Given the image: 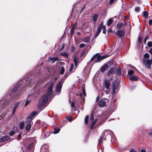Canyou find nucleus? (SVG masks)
<instances>
[{"instance_id": "nucleus-11", "label": "nucleus", "mask_w": 152, "mask_h": 152, "mask_svg": "<svg viewBox=\"0 0 152 152\" xmlns=\"http://www.w3.org/2000/svg\"><path fill=\"white\" fill-rule=\"evenodd\" d=\"M27 124H28L26 127V130L27 131H28L30 130L31 126L33 124V123L31 122Z\"/></svg>"}, {"instance_id": "nucleus-10", "label": "nucleus", "mask_w": 152, "mask_h": 152, "mask_svg": "<svg viewBox=\"0 0 152 152\" xmlns=\"http://www.w3.org/2000/svg\"><path fill=\"white\" fill-rule=\"evenodd\" d=\"M108 66L107 64H104L101 68V71L102 72H104L108 68Z\"/></svg>"}, {"instance_id": "nucleus-35", "label": "nucleus", "mask_w": 152, "mask_h": 152, "mask_svg": "<svg viewBox=\"0 0 152 152\" xmlns=\"http://www.w3.org/2000/svg\"><path fill=\"white\" fill-rule=\"evenodd\" d=\"M123 25L122 23H118L117 25V26L118 28H121Z\"/></svg>"}, {"instance_id": "nucleus-38", "label": "nucleus", "mask_w": 152, "mask_h": 152, "mask_svg": "<svg viewBox=\"0 0 152 152\" xmlns=\"http://www.w3.org/2000/svg\"><path fill=\"white\" fill-rule=\"evenodd\" d=\"M134 73V72L133 71L131 70L128 72V74L129 75H131L133 74Z\"/></svg>"}, {"instance_id": "nucleus-6", "label": "nucleus", "mask_w": 152, "mask_h": 152, "mask_svg": "<svg viewBox=\"0 0 152 152\" xmlns=\"http://www.w3.org/2000/svg\"><path fill=\"white\" fill-rule=\"evenodd\" d=\"M105 99H102L99 102V105L100 107H103L105 106L106 105V102L104 100Z\"/></svg>"}, {"instance_id": "nucleus-37", "label": "nucleus", "mask_w": 152, "mask_h": 152, "mask_svg": "<svg viewBox=\"0 0 152 152\" xmlns=\"http://www.w3.org/2000/svg\"><path fill=\"white\" fill-rule=\"evenodd\" d=\"M140 7H137L135 8L134 10L135 12H138L140 11Z\"/></svg>"}, {"instance_id": "nucleus-1", "label": "nucleus", "mask_w": 152, "mask_h": 152, "mask_svg": "<svg viewBox=\"0 0 152 152\" xmlns=\"http://www.w3.org/2000/svg\"><path fill=\"white\" fill-rule=\"evenodd\" d=\"M54 83H51L49 85L47 92L46 94H45L40 99L38 104V109H43L44 106L47 104L49 98H50L53 93V88Z\"/></svg>"}, {"instance_id": "nucleus-54", "label": "nucleus", "mask_w": 152, "mask_h": 152, "mask_svg": "<svg viewBox=\"0 0 152 152\" xmlns=\"http://www.w3.org/2000/svg\"><path fill=\"white\" fill-rule=\"evenodd\" d=\"M149 24L150 25H151L152 24V20H150L148 22Z\"/></svg>"}, {"instance_id": "nucleus-42", "label": "nucleus", "mask_w": 152, "mask_h": 152, "mask_svg": "<svg viewBox=\"0 0 152 152\" xmlns=\"http://www.w3.org/2000/svg\"><path fill=\"white\" fill-rule=\"evenodd\" d=\"M15 133V132L14 131H12L9 133V135L11 136H12Z\"/></svg>"}, {"instance_id": "nucleus-29", "label": "nucleus", "mask_w": 152, "mask_h": 152, "mask_svg": "<svg viewBox=\"0 0 152 152\" xmlns=\"http://www.w3.org/2000/svg\"><path fill=\"white\" fill-rule=\"evenodd\" d=\"M18 86H16L14 88L12 89L11 90V92L13 93L16 91L18 89Z\"/></svg>"}, {"instance_id": "nucleus-9", "label": "nucleus", "mask_w": 152, "mask_h": 152, "mask_svg": "<svg viewBox=\"0 0 152 152\" xmlns=\"http://www.w3.org/2000/svg\"><path fill=\"white\" fill-rule=\"evenodd\" d=\"M125 32L123 30H119L117 31V34L119 37H121L123 36Z\"/></svg>"}, {"instance_id": "nucleus-15", "label": "nucleus", "mask_w": 152, "mask_h": 152, "mask_svg": "<svg viewBox=\"0 0 152 152\" xmlns=\"http://www.w3.org/2000/svg\"><path fill=\"white\" fill-rule=\"evenodd\" d=\"M81 40L83 42L88 43L90 39L88 37H86L82 38Z\"/></svg>"}, {"instance_id": "nucleus-55", "label": "nucleus", "mask_w": 152, "mask_h": 152, "mask_svg": "<svg viewBox=\"0 0 152 152\" xmlns=\"http://www.w3.org/2000/svg\"><path fill=\"white\" fill-rule=\"evenodd\" d=\"M129 152H137L136 151H135L134 149H131L130 150Z\"/></svg>"}, {"instance_id": "nucleus-60", "label": "nucleus", "mask_w": 152, "mask_h": 152, "mask_svg": "<svg viewBox=\"0 0 152 152\" xmlns=\"http://www.w3.org/2000/svg\"><path fill=\"white\" fill-rule=\"evenodd\" d=\"M140 152H146V151L145 150L143 149H142L141 150Z\"/></svg>"}, {"instance_id": "nucleus-7", "label": "nucleus", "mask_w": 152, "mask_h": 152, "mask_svg": "<svg viewBox=\"0 0 152 152\" xmlns=\"http://www.w3.org/2000/svg\"><path fill=\"white\" fill-rule=\"evenodd\" d=\"M48 61L51 62L52 63H53L55 61L57 60H58L59 59L58 57H55L54 58L49 57L48 58Z\"/></svg>"}, {"instance_id": "nucleus-33", "label": "nucleus", "mask_w": 152, "mask_h": 152, "mask_svg": "<svg viewBox=\"0 0 152 152\" xmlns=\"http://www.w3.org/2000/svg\"><path fill=\"white\" fill-rule=\"evenodd\" d=\"M74 66V65L73 64H71L70 65V68L69 69V71L71 72L72 71L73 69V67Z\"/></svg>"}, {"instance_id": "nucleus-22", "label": "nucleus", "mask_w": 152, "mask_h": 152, "mask_svg": "<svg viewBox=\"0 0 152 152\" xmlns=\"http://www.w3.org/2000/svg\"><path fill=\"white\" fill-rule=\"evenodd\" d=\"M2 138L4 142L7 141L10 139V137L7 136L3 137Z\"/></svg>"}, {"instance_id": "nucleus-47", "label": "nucleus", "mask_w": 152, "mask_h": 152, "mask_svg": "<svg viewBox=\"0 0 152 152\" xmlns=\"http://www.w3.org/2000/svg\"><path fill=\"white\" fill-rule=\"evenodd\" d=\"M100 32H99V31H97L95 33L94 36L95 37H97L99 34Z\"/></svg>"}, {"instance_id": "nucleus-18", "label": "nucleus", "mask_w": 152, "mask_h": 152, "mask_svg": "<svg viewBox=\"0 0 152 152\" xmlns=\"http://www.w3.org/2000/svg\"><path fill=\"white\" fill-rule=\"evenodd\" d=\"M103 25V23L102 22L99 25V26H98V27L97 28V31H99V32H100L102 30Z\"/></svg>"}, {"instance_id": "nucleus-31", "label": "nucleus", "mask_w": 152, "mask_h": 152, "mask_svg": "<svg viewBox=\"0 0 152 152\" xmlns=\"http://www.w3.org/2000/svg\"><path fill=\"white\" fill-rule=\"evenodd\" d=\"M65 71V69L63 67H62L61 69V71L60 72V73L61 74H63Z\"/></svg>"}, {"instance_id": "nucleus-16", "label": "nucleus", "mask_w": 152, "mask_h": 152, "mask_svg": "<svg viewBox=\"0 0 152 152\" xmlns=\"http://www.w3.org/2000/svg\"><path fill=\"white\" fill-rule=\"evenodd\" d=\"M38 113L37 112L34 111L29 114V116L31 117L33 119L34 118V117Z\"/></svg>"}, {"instance_id": "nucleus-26", "label": "nucleus", "mask_w": 152, "mask_h": 152, "mask_svg": "<svg viewBox=\"0 0 152 152\" xmlns=\"http://www.w3.org/2000/svg\"><path fill=\"white\" fill-rule=\"evenodd\" d=\"M142 15L144 16L145 18H147L148 16V14L146 11H144L142 13Z\"/></svg>"}, {"instance_id": "nucleus-46", "label": "nucleus", "mask_w": 152, "mask_h": 152, "mask_svg": "<svg viewBox=\"0 0 152 152\" xmlns=\"http://www.w3.org/2000/svg\"><path fill=\"white\" fill-rule=\"evenodd\" d=\"M94 115L93 113H92L91 114V115L90 117V119L91 120H93L94 119Z\"/></svg>"}, {"instance_id": "nucleus-13", "label": "nucleus", "mask_w": 152, "mask_h": 152, "mask_svg": "<svg viewBox=\"0 0 152 152\" xmlns=\"http://www.w3.org/2000/svg\"><path fill=\"white\" fill-rule=\"evenodd\" d=\"M107 75H109L111 74H113L115 73V69L111 68L107 72Z\"/></svg>"}, {"instance_id": "nucleus-12", "label": "nucleus", "mask_w": 152, "mask_h": 152, "mask_svg": "<svg viewBox=\"0 0 152 152\" xmlns=\"http://www.w3.org/2000/svg\"><path fill=\"white\" fill-rule=\"evenodd\" d=\"M73 59L75 64V66H76L78 64V57L76 56H75L74 57Z\"/></svg>"}, {"instance_id": "nucleus-41", "label": "nucleus", "mask_w": 152, "mask_h": 152, "mask_svg": "<svg viewBox=\"0 0 152 152\" xmlns=\"http://www.w3.org/2000/svg\"><path fill=\"white\" fill-rule=\"evenodd\" d=\"M33 144L31 143L30 144L28 147V150H30L33 147Z\"/></svg>"}, {"instance_id": "nucleus-17", "label": "nucleus", "mask_w": 152, "mask_h": 152, "mask_svg": "<svg viewBox=\"0 0 152 152\" xmlns=\"http://www.w3.org/2000/svg\"><path fill=\"white\" fill-rule=\"evenodd\" d=\"M113 20L112 18H110L107 21V25L108 26H109L111 25V23L113 22Z\"/></svg>"}, {"instance_id": "nucleus-4", "label": "nucleus", "mask_w": 152, "mask_h": 152, "mask_svg": "<svg viewBox=\"0 0 152 152\" xmlns=\"http://www.w3.org/2000/svg\"><path fill=\"white\" fill-rule=\"evenodd\" d=\"M62 86V83L61 82H59L57 85L56 88V91L59 93L61 91Z\"/></svg>"}, {"instance_id": "nucleus-14", "label": "nucleus", "mask_w": 152, "mask_h": 152, "mask_svg": "<svg viewBox=\"0 0 152 152\" xmlns=\"http://www.w3.org/2000/svg\"><path fill=\"white\" fill-rule=\"evenodd\" d=\"M129 78L130 80L136 81L138 79V77L137 76L131 75L129 77Z\"/></svg>"}, {"instance_id": "nucleus-53", "label": "nucleus", "mask_w": 152, "mask_h": 152, "mask_svg": "<svg viewBox=\"0 0 152 152\" xmlns=\"http://www.w3.org/2000/svg\"><path fill=\"white\" fill-rule=\"evenodd\" d=\"M115 1V0H110L109 1V2L110 4H112L114 3Z\"/></svg>"}, {"instance_id": "nucleus-8", "label": "nucleus", "mask_w": 152, "mask_h": 152, "mask_svg": "<svg viewBox=\"0 0 152 152\" xmlns=\"http://www.w3.org/2000/svg\"><path fill=\"white\" fill-rule=\"evenodd\" d=\"M110 83L108 80H105L104 81V84L107 89H109L110 87Z\"/></svg>"}, {"instance_id": "nucleus-50", "label": "nucleus", "mask_w": 152, "mask_h": 152, "mask_svg": "<svg viewBox=\"0 0 152 152\" xmlns=\"http://www.w3.org/2000/svg\"><path fill=\"white\" fill-rule=\"evenodd\" d=\"M148 36H147L144 39V43L145 44H146V41L148 39Z\"/></svg>"}, {"instance_id": "nucleus-2", "label": "nucleus", "mask_w": 152, "mask_h": 152, "mask_svg": "<svg viewBox=\"0 0 152 152\" xmlns=\"http://www.w3.org/2000/svg\"><path fill=\"white\" fill-rule=\"evenodd\" d=\"M118 79H115L113 81V94H115L116 93V90L118 89Z\"/></svg>"}, {"instance_id": "nucleus-43", "label": "nucleus", "mask_w": 152, "mask_h": 152, "mask_svg": "<svg viewBox=\"0 0 152 152\" xmlns=\"http://www.w3.org/2000/svg\"><path fill=\"white\" fill-rule=\"evenodd\" d=\"M62 55L66 57L67 58H68L69 56V54L68 53H64L62 54Z\"/></svg>"}, {"instance_id": "nucleus-36", "label": "nucleus", "mask_w": 152, "mask_h": 152, "mask_svg": "<svg viewBox=\"0 0 152 152\" xmlns=\"http://www.w3.org/2000/svg\"><path fill=\"white\" fill-rule=\"evenodd\" d=\"M77 23H75L74 25L71 28L72 29H73L75 30V29L77 27Z\"/></svg>"}, {"instance_id": "nucleus-23", "label": "nucleus", "mask_w": 152, "mask_h": 152, "mask_svg": "<svg viewBox=\"0 0 152 152\" xmlns=\"http://www.w3.org/2000/svg\"><path fill=\"white\" fill-rule=\"evenodd\" d=\"M60 130V129L59 128L54 129V131L53 133L54 134H56L59 132Z\"/></svg>"}, {"instance_id": "nucleus-40", "label": "nucleus", "mask_w": 152, "mask_h": 152, "mask_svg": "<svg viewBox=\"0 0 152 152\" xmlns=\"http://www.w3.org/2000/svg\"><path fill=\"white\" fill-rule=\"evenodd\" d=\"M74 29H73L71 28V29L70 30V34L71 35V37L72 36L73 34L74 33Z\"/></svg>"}, {"instance_id": "nucleus-64", "label": "nucleus", "mask_w": 152, "mask_h": 152, "mask_svg": "<svg viewBox=\"0 0 152 152\" xmlns=\"http://www.w3.org/2000/svg\"><path fill=\"white\" fill-rule=\"evenodd\" d=\"M103 33L104 34H105L106 33V30H103Z\"/></svg>"}, {"instance_id": "nucleus-51", "label": "nucleus", "mask_w": 152, "mask_h": 152, "mask_svg": "<svg viewBox=\"0 0 152 152\" xmlns=\"http://www.w3.org/2000/svg\"><path fill=\"white\" fill-rule=\"evenodd\" d=\"M71 105L72 107H74L75 105V102H72Z\"/></svg>"}, {"instance_id": "nucleus-21", "label": "nucleus", "mask_w": 152, "mask_h": 152, "mask_svg": "<svg viewBox=\"0 0 152 152\" xmlns=\"http://www.w3.org/2000/svg\"><path fill=\"white\" fill-rule=\"evenodd\" d=\"M32 119H33L31 117L29 116L28 117L26 118V124L29 123L31 122L30 121Z\"/></svg>"}, {"instance_id": "nucleus-56", "label": "nucleus", "mask_w": 152, "mask_h": 152, "mask_svg": "<svg viewBox=\"0 0 152 152\" xmlns=\"http://www.w3.org/2000/svg\"><path fill=\"white\" fill-rule=\"evenodd\" d=\"M85 7V5H84L83 6V7L82 8V9H81V11L80 12H81L83 10V9H84V8Z\"/></svg>"}, {"instance_id": "nucleus-63", "label": "nucleus", "mask_w": 152, "mask_h": 152, "mask_svg": "<svg viewBox=\"0 0 152 152\" xmlns=\"http://www.w3.org/2000/svg\"><path fill=\"white\" fill-rule=\"evenodd\" d=\"M20 104V102H18L17 103H16L15 104L18 106V105Z\"/></svg>"}, {"instance_id": "nucleus-28", "label": "nucleus", "mask_w": 152, "mask_h": 152, "mask_svg": "<svg viewBox=\"0 0 152 152\" xmlns=\"http://www.w3.org/2000/svg\"><path fill=\"white\" fill-rule=\"evenodd\" d=\"M20 128V129H22L24 126V124L23 122H21L19 124Z\"/></svg>"}, {"instance_id": "nucleus-62", "label": "nucleus", "mask_w": 152, "mask_h": 152, "mask_svg": "<svg viewBox=\"0 0 152 152\" xmlns=\"http://www.w3.org/2000/svg\"><path fill=\"white\" fill-rule=\"evenodd\" d=\"M149 53L152 55V48H151L149 50Z\"/></svg>"}, {"instance_id": "nucleus-45", "label": "nucleus", "mask_w": 152, "mask_h": 152, "mask_svg": "<svg viewBox=\"0 0 152 152\" xmlns=\"http://www.w3.org/2000/svg\"><path fill=\"white\" fill-rule=\"evenodd\" d=\"M138 41L139 43H141L142 42V37L141 36L138 37Z\"/></svg>"}, {"instance_id": "nucleus-44", "label": "nucleus", "mask_w": 152, "mask_h": 152, "mask_svg": "<svg viewBox=\"0 0 152 152\" xmlns=\"http://www.w3.org/2000/svg\"><path fill=\"white\" fill-rule=\"evenodd\" d=\"M147 45L148 47H151L152 46V42H149L147 44Z\"/></svg>"}, {"instance_id": "nucleus-5", "label": "nucleus", "mask_w": 152, "mask_h": 152, "mask_svg": "<svg viewBox=\"0 0 152 152\" xmlns=\"http://www.w3.org/2000/svg\"><path fill=\"white\" fill-rule=\"evenodd\" d=\"M96 59L94 61L96 63L97 62H99L100 61L102 60L103 59H104V58H105L104 56H102L101 55H99L97 56H96Z\"/></svg>"}, {"instance_id": "nucleus-20", "label": "nucleus", "mask_w": 152, "mask_h": 152, "mask_svg": "<svg viewBox=\"0 0 152 152\" xmlns=\"http://www.w3.org/2000/svg\"><path fill=\"white\" fill-rule=\"evenodd\" d=\"M98 15L96 14H94L93 16V21L95 22L96 21L97 19L98 18Z\"/></svg>"}, {"instance_id": "nucleus-19", "label": "nucleus", "mask_w": 152, "mask_h": 152, "mask_svg": "<svg viewBox=\"0 0 152 152\" xmlns=\"http://www.w3.org/2000/svg\"><path fill=\"white\" fill-rule=\"evenodd\" d=\"M83 93H81L80 94V97H82L83 95L86 96V92L85 89L84 88H83Z\"/></svg>"}, {"instance_id": "nucleus-24", "label": "nucleus", "mask_w": 152, "mask_h": 152, "mask_svg": "<svg viewBox=\"0 0 152 152\" xmlns=\"http://www.w3.org/2000/svg\"><path fill=\"white\" fill-rule=\"evenodd\" d=\"M149 55L148 53H146L143 56V59L144 58L145 59H148V58L149 57Z\"/></svg>"}, {"instance_id": "nucleus-25", "label": "nucleus", "mask_w": 152, "mask_h": 152, "mask_svg": "<svg viewBox=\"0 0 152 152\" xmlns=\"http://www.w3.org/2000/svg\"><path fill=\"white\" fill-rule=\"evenodd\" d=\"M97 121V119L94 120L92 123L91 126V129H93L94 128V124H95L96 123Z\"/></svg>"}, {"instance_id": "nucleus-34", "label": "nucleus", "mask_w": 152, "mask_h": 152, "mask_svg": "<svg viewBox=\"0 0 152 152\" xmlns=\"http://www.w3.org/2000/svg\"><path fill=\"white\" fill-rule=\"evenodd\" d=\"M66 118L70 122L72 121V116H68Z\"/></svg>"}, {"instance_id": "nucleus-48", "label": "nucleus", "mask_w": 152, "mask_h": 152, "mask_svg": "<svg viewBox=\"0 0 152 152\" xmlns=\"http://www.w3.org/2000/svg\"><path fill=\"white\" fill-rule=\"evenodd\" d=\"M85 46V45L84 44H80L79 45V47L80 48H82L84 47Z\"/></svg>"}, {"instance_id": "nucleus-59", "label": "nucleus", "mask_w": 152, "mask_h": 152, "mask_svg": "<svg viewBox=\"0 0 152 152\" xmlns=\"http://www.w3.org/2000/svg\"><path fill=\"white\" fill-rule=\"evenodd\" d=\"M3 139H2V137L0 138V143H1V142H3Z\"/></svg>"}, {"instance_id": "nucleus-58", "label": "nucleus", "mask_w": 152, "mask_h": 152, "mask_svg": "<svg viewBox=\"0 0 152 152\" xmlns=\"http://www.w3.org/2000/svg\"><path fill=\"white\" fill-rule=\"evenodd\" d=\"M99 96L96 97V102L98 101L99 99Z\"/></svg>"}, {"instance_id": "nucleus-30", "label": "nucleus", "mask_w": 152, "mask_h": 152, "mask_svg": "<svg viewBox=\"0 0 152 152\" xmlns=\"http://www.w3.org/2000/svg\"><path fill=\"white\" fill-rule=\"evenodd\" d=\"M117 73L119 75L121 74V70L119 68H118L116 70Z\"/></svg>"}, {"instance_id": "nucleus-27", "label": "nucleus", "mask_w": 152, "mask_h": 152, "mask_svg": "<svg viewBox=\"0 0 152 152\" xmlns=\"http://www.w3.org/2000/svg\"><path fill=\"white\" fill-rule=\"evenodd\" d=\"M89 117L88 115L86 116L85 119V123L86 124H87L88 123Z\"/></svg>"}, {"instance_id": "nucleus-52", "label": "nucleus", "mask_w": 152, "mask_h": 152, "mask_svg": "<svg viewBox=\"0 0 152 152\" xmlns=\"http://www.w3.org/2000/svg\"><path fill=\"white\" fill-rule=\"evenodd\" d=\"M96 56H95L92 57L90 61H92L94 60V59L96 58Z\"/></svg>"}, {"instance_id": "nucleus-61", "label": "nucleus", "mask_w": 152, "mask_h": 152, "mask_svg": "<svg viewBox=\"0 0 152 152\" xmlns=\"http://www.w3.org/2000/svg\"><path fill=\"white\" fill-rule=\"evenodd\" d=\"M102 28H103V30H106V28L105 26H102Z\"/></svg>"}, {"instance_id": "nucleus-39", "label": "nucleus", "mask_w": 152, "mask_h": 152, "mask_svg": "<svg viewBox=\"0 0 152 152\" xmlns=\"http://www.w3.org/2000/svg\"><path fill=\"white\" fill-rule=\"evenodd\" d=\"M103 139H104V137L102 136L99 139V143H101L102 142V140Z\"/></svg>"}, {"instance_id": "nucleus-3", "label": "nucleus", "mask_w": 152, "mask_h": 152, "mask_svg": "<svg viewBox=\"0 0 152 152\" xmlns=\"http://www.w3.org/2000/svg\"><path fill=\"white\" fill-rule=\"evenodd\" d=\"M143 63L145 66L148 69L151 68V64L152 63V59H143Z\"/></svg>"}, {"instance_id": "nucleus-57", "label": "nucleus", "mask_w": 152, "mask_h": 152, "mask_svg": "<svg viewBox=\"0 0 152 152\" xmlns=\"http://www.w3.org/2000/svg\"><path fill=\"white\" fill-rule=\"evenodd\" d=\"M137 2H138L139 4H140L141 3V1L140 0H136Z\"/></svg>"}, {"instance_id": "nucleus-32", "label": "nucleus", "mask_w": 152, "mask_h": 152, "mask_svg": "<svg viewBox=\"0 0 152 152\" xmlns=\"http://www.w3.org/2000/svg\"><path fill=\"white\" fill-rule=\"evenodd\" d=\"M18 105H16V104H15V106H14L13 109V112L12 113V114L13 115L14 114V113L15 111V110H16L17 108L18 107Z\"/></svg>"}, {"instance_id": "nucleus-49", "label": "nucleus", "mask_w": 152, "mask_h": 152, "mask_svg": "<svg viewBox=\"0 0 152 152\" xmlns=\"http://www.w3.org/2000/svg\"><path fill=\"white\" fill-rule=\"evenodd\" d=\"M30 101L28 100H26V101L25 104V106H26L28 105V104Z\"/></svg>"}]
</instances>
